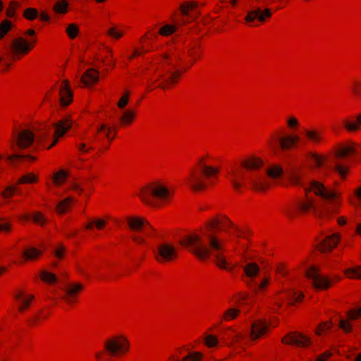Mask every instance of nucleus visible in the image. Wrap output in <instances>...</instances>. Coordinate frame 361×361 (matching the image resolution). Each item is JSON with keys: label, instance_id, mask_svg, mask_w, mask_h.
Returning <instances> with one entry per match:
<instances>
[{"label": "nucleus", "instance_id": "f257e3e1", "mask_svg": "<svg viewBox=\"0 0 361 361\" xmlns=\"http://www.w3.org/2000/svg\"><path fill=\"white\" fill-rule=\"evenodd\" d=\"M305 192L306 198L297 205V211L301 215L312 212L314 218L327 220L338 214L343 204V193L338 190L326 188L319 180L310 181Z\"/></svg>", "mask_w": 361, "mask_h": 361}, {"label": "nucleus", "instance_id": "f03ea898", "mask_svg": "<svg viewBox=\"0 0 361 361\" xmlns=\"http://www.w3.org/2000/svg\"><path fill=\"white\" fill-rule=\"evenodd\" d=\"M222 171L219 157L213 153L200 155L185 178L188 189L194 193H202L208 189L207 181L218 180Z\"/></svg>", "mask_w": 361, "mask_h": 361}, {"label": "nucleus", "instance_id": "7ed1b4c3", "mask_svg": "<svg viewBox=\"0 0 361 361\" xmlns=\"http://www.w3.org/2000/svg\"><path fill=\"white\" fill-rule=\"evenodd\" d=\"M235 235L224 232L203 233L207 241V244H205L202 236L197 233H191L184 236L180 240V244L188 248L197 259L206 260L212 253L224 252L228 237Z\"/></svg>", "mask_w": 361, "mask_h": 361}, {"label": "nucleus", "instance_id": "20e7f679", "mask_svg": "<svg viewBox=\"0 0 361 361\" xmlns=\"http://www.w3.org/2000/svg\"><path fill=\"white\" fill-rule=\"evenodd\" d=\"M137 197L145 205L161 208L169 205L174 197L173 186L164 179H154L141 186Z\"/></svg>", "mask_w": 361, "mask_h": 361}, {"label": "nucleus", "instance_id": "39448f33", "mask_svg": "<svg viewBox=\"0 0 361 361\" xmlns=\"http://www.w3.org/2000/svg\"><path fill=\"white\" fill-rule=\"evenodd\" d=\"M103 348L111 356L121 357L130 352V343L123 334H116L108 337L104 341Z\"/></svg>", "mask_w": 361, "mask_h": 361}, {"label": "nucleus", "instance_id": "423d86ee", "mask_svg": "<svg viewBox=\"0 0 361 361\" xmlns=\"http://www.w3.org/2000/svg\"><path fill=\"white\" fill-rule=\"evenodd\" d=\"M37 38L27 39L23 36L13 38L9 46L11 56L13 61H20L28 55L36 47Z\"/></svg>", "mask_w": 361, "mask_h": 361}, {"label": "nucleus", "instance_id": "0eeeda50", "mask_svg": "<svg viewBox=\"0 0 361 361\" xmlns=\"http://www.w3.org/2000/svg\"><path fill=\"white\" fill-rule=\"evenodd\" d=\"M237 230V227L226 216L219 214L205 222L203 233L224 232L236 234Z\"/></svg>", "mask_w": 361, "mask_h": 361}, {"label": "nucleus", "instance_id": "6e6552de", "mask_svg": "<svg viewBox=\"0 0 361 361\" xmlns=\"http://www.w3.org/2000/svg\"><path fill=\"white\" fill-rule=\"evenodd\" d=\"M180 76L181 74L179 71L171 73L165 76L157 74V75H155L151 79L152 82L148 84L147 90L148 91H152L157 87H161L163 90H170L178 84Z\"/></svg>", "mask_w": 361, "mask_h": 361}, {"label": "nucleus", "instance_id": "1a4fd4ad", "mask_svg": "<svg viewBox=\"0 0 361 361\" xmlns=\"http://www.w3.org/2000/svg\"><path fill=\"white\" fill-rule=\"evenodd\" d=\"M154 259L159 264H165L176 261L178 255L174 245L164 243L157 245L154 252Z\"/></svg>", "mask_w": 361, "mask_h": 361}, {"label": "nucleus", "instance_id": "9d476101", "mask_svg": "<svg viewBox=\"0 0 361 361\" xmlns=\"http://www.w3.org/2000/svg\"><path fill=\"white\" fill-rule=\"evenodd\" d=\"M84 290L82 283H69L63 288L61 296L62 301L69 307H73L78 303L80 293Z\"/></svg>", "mask_w": 361, "mask_h": 361}, {"label": "nucleus", "instance_id": "9b49d317", "mask_svg": "<svg viewBox=\"0 0 361 361\" xmlns=\"http://www.w3.org/2000/svg\"><path fill=\"white\" fill-rule=\"evenodd\" d=\"M270 324L264 319L254 321L250 327L249 338L252 343L265 339L270 333Z\"/></svg>", "mask_w": 361, "mask_h": 361}, {"label": "nucleus", "instance_id": "f8f14e48", "mask_svg": "<svg viewBox=\"0 0 361 361\" xmlns=\"http://www.w3.org/2000/svg\"><path fill=\"white\" fill-rule=\"evenodd\" d=\"M305 275L312 280V285L314 288L319 290H326L330 288L328 276L322 275L318 267L311 266L307 269Z\"/></svg>", "mask_w": 361, "mask_h": 361}, {"label": "nucleus", "instance_id": "ddd939ff", "mask_svg": "<svg viewBox=\"0 0 361 361\" xmlns=\"http://www.w3.org/2000/svg\"><path fill=\"white\" fill-rule=\"evenodd\" d=\"M35 140L34 133L29 129L20 130L16 136L11 149L14 150L15 147L20 149H25L31 147Z\"/></svg>", "mask_w": 361, "mask_h": 361}, {"label": "nucleus", "instance_id": "4468645a", "mask_svg": "<svg viewBox=\"0 0 361 361\" xmlns=\"http://www.w3.org/2000/svg\"><path fill=\"white\" fill-rule=\"evenodd\" d=\"M73 121L70 117H65L57 122L53 123L54 132L53 134V142L49 148H51L56 145L59 139L64 136V135L71 128Z\"/></svg>", "mask_w": 361, "mask_h": 361}, {"label": "nucleus", "instance_id": "2eb2a0df", "mask_svg": "<svg viewBox=\"0 0 361 361\" xmlns=\"http://www.w3.org/2000/svg\"><path fill=\"white\" fill-rule=\"evenodd\" d=\"M281 342L286 345L306 348L312 344L311 338L298 332H292L283 336Z\"/></svg>", "mask_w": 361, "mask_h": 361}, {"label": "nucleus", "instance_id": "dca6fc26", "mask_svg": "<svg viewBox=\"0 0 361 361\" xmlns=\"http://www.w3.org/2000/svg\"><path fill=\"white\" fill-rule=\"evenodd\" d=\"M59 86V104L61 106L70 105L73 99V92L71 90L70 82L68 80H63L56 84Z\"/></svg>", "mask_w": 361, "mask_h": 361}, {"label": "nucleus", "instance_id": "f3484780", "mask_svg": "<svg viewBox=\"0 0 361 361\" xmlns=\"http://www.w3.org/2000/svg\"><path fill=\"white\" fill-rule=\"evenodd\" d=\"M14 298L17 302V310L20 314H24L27 312L35 300L34 295L23 291L17 292Z\"/></svg>", "mask_w": 361, "mask_h": 361}, {"label": "nucleus", "instance_id": "a211bd4d", "mask_svg": "<svg viewBox=\"0 0 361 361\" xmlns=\"http://www.w3.org/2000/svg\"><path fill=\"white\" fill-rule=\"evenodd\" d=\"M240 166L249 171H258L264 167V161L261 157L250 155L240 160Z\"/></svg>", "mask_w": 361, "mask_h": 361}, {"label": "nucleus", "instance_id": "6ab92c4d", "mask_svg": "<svg viewBox=\"0 0 361 361\" xmlns=\"http://www.w3.org/2000/svg\"><path fill=\"white\" fill-rule=\"evenodd\" d=\"M327 160L325 155L316 152H308L305 155V161L310 169L322 168Z\"/></svg>", "mask_w": 361, "mask_h": 361}, {"label": "nucleus", "instance_id": "aec40b11", "mask_svg": "<svg viewBox=\"0 0 361 361\" xmlns=\"http://www.w3.org/2000/svg\"><path fill=\"white\" fill-rule=\"evenodd\" d=\"M341 240V234L334 233L326 237L317 246L319 251L326 253L331 252L336 248Z\"/></svg>", "mask_w": 361, "mask_h": 361}, {"label": "nucleus", "instance_id": "412c9836", "mask_svg": "<svg viewBox=\"0 0 361 361\" xmlns=\"http://www.w3.org/2000/svg\"><path fill=\"white\" fill-rule=\"evenodd\" d=\"M128 228L135 232H140L147 227H150V224L146 219L138 216H129L126 219Z\"/></svg>", "mask_w": 361, "mask_h": 361}, {"label": "nucleus", "instance_id": "4be33fe9", "mask_svg": "<svg viewBox=\"0 0 361 361\" xmlns=\"http://www.w3.org/2000/svg\"><path fill=\"white\" fill-rule=\"evenodd\" d=\"M111 220L109 216L96 217L88 220L84 225L85 230L99 231H104Z\"/></svg>", "mask_w": 361, "mask_h": 361}, {"label": "nucleus", "instance_id": "5701e85b", "mask_svg": "<svg viewBox=\"0 0 361 361\" xmlns=\"http://www.w3.org/2000/svg\"><path fill=\"white\" fill-rule=\"evenodd\" d=\"M342 126L349 133H355L361 130V114L355 117H348L343 120Z\"/></svg>", "mask_w": 361, "mask_h": 361}, {"label": "nucleus", "instance_id": "b1692460", "mask_svg": "<svg viewBox=\"0 0 361 361\" xmlns=\"http://www.w3.org/2000/svg\"><path fill=\"white\" fill-rule=\"evenodd\" d=\"M300 142V137L295 134H288L282 136L279 140L281 150L286 151L295 148Z\"/></svg>", "mask_w": 361, "mask_h": 361}, {"label": "nucleus", "instance_id": "393cba45", "mask_svg": "<svg viewBox=\"0 0 361 361\" xmlns=\"http://www.w3.org/2000/svg\"><path fill=\"white\" fill-rule=\"evenodd\" d=\"M356 152L355 143L350 142L348 144L338 146L334 149V156L338 159H345L348 157L355 154Z\"/></svg>", "mask_w": 361, "mask_h": 361}, {"label": "nucleus", "instance_id": "a878e982", "mask_svg": "<svg viewBox=\"0 0 361 361\" xmlns=\"http://www.w3.org/2000/svg\"><path fill=\"white\" fill-rule=\"evenodd\" d=\"M99 73L94 68L87 69L81 77V82L86 87L94 86L99 82Z\"/></svg>", "mask_w": 361, "mask_h": 361}, {"label": "nucleus", "instance_id": "bb28decb", "mask_svg": "<svg viewBox=\"0 0 361 361\" xmlns=\"http://www.w3.org/2000/svg\"><path fill=\"white\" fill-rule=\"evenodd\" d=\"M95 135L100 137L101 138H106L109 142H111L116 136V130L114 128L102 123L97 127Z\"/></svg>", "mask_w": 361, "mask_h": 361}, {"label": "nucleus", "instance_id": "cd10ccee", "mask_svg": "<svg viewBox=\"0 0 361 361\" xmlns=\"http://www.w3.org/2000/svg\"><path fill=\"white\" fill-rule=\"evenodd\" d=\"M265 174L270 179L279 180L283 177L284 170L281 164H271L265 169Z\"/></svg>", "mask_w": 361, "mask_h": 361}, {"label": "nucleus", "instance_id": "c85d7f7f", "mask_svg": "<svg viewBox=\"0 0 361 361\" xmlns=\"http://www.w3.org/2000/svg\"><path fill=\"white\" fill-rule=\"evenodd\" d=\"M74 202L75 200L73 197H66L56 205L55 212L59 215H63L71 210Z\"/></svg>", "mask_w": 361, "mask_h": 361}, {"label": "nucleus", "instance_id": "c756f323", "mask_svg": "<svg viewBox=\"0 0 361 361\" xmlns=\"http://www.w3.org/2000/svg\"><path fill=\"white\" fill-rule=\"evenodd\" d=\"M136 118V111L133 109H126L123 112L119 118V125L121 127H128L131 126Z\"/></svg>", "mask_w": 361, "mask_h": 361}, {"label": "nucleus", "instance_id": "7c9ffc66", "mask_svg": "<svg viewBox=\"0 0 361 361\" xmlns=\"http://www.w3.org/2000/svg\"><path fill=\"white\" fill-rule=\"evenodd\" d=\"M158 33L155 28H150L140 38L139 42L143 46H152V42L158 39Z\"/></svg>", "mask_w": 361, "mask_h": 361}, {"label": "nucleus", "instance_id": "2f4dec72", "mask_svg": "<svg viewBox=\"0 0 361 361\" xmlns=\"http://www.w3.org/2000/svg\"><path fill=\"white\" fill-rule=\"evenodd\" d=\"M39 181V175L35 172H27L22 175L16 182L17 185L37 184Z\"/></svg>", "mask_w": 361, "mask_h": 361}, {"label": "nucleus", "instance_id": "473e14b6", "mask_svg": "<svg viewBox=\"0 0 361 361\" xmlns=\"http://www.w3.org/2000/svg\"><path fill=\"white\" fill-rule=\"evenodd\" d=\"M214 263L220 269L228 271H231L234 268V266L227 261L224 252H217L216 254Z\"/></svg>", "mask_w": 361, "mask_h": 361}, {"label": "nucleus", "instance_id": "72a5a7b5", "mask_svg": "<svg viewBox=\"0 0 361 361\" xmlns=\"http://www.w3.org/2000/svg\"><path fill=\"white\" fill-rule=\"evenodd\" d=\"M305 135L306 139L314 145H319L324 141L322 133L316 129L306 130Z\"/></svg>", "mask_w": 361, "mask_h": 361}, {"label": "nucleus", "instance_id": "f704fd0d", "mask_svg": "<svg viewBox=\"0 0 361 361\" xmlns=\"http://www.w3.org/2000/svg\"><path fill=\"white\" fill-rule=\"evenodd\" d=\"M42 255L41 250L35 247H29L23 252L22 257L25 262H34L39 259Z\"/></svg>", "mask_w": 361, "mask_h": 361}, {"label": "nucleus", "instance_id": "c9c22d12", "mask_svg": "<svg viewBox=\"0 0 361 361\" xmlns=\"http://www.w3.org/2000/svg\"><path fill=\"white\" fill-rule=\"evenodd\" d=\"M68 177V172L66 170L61 169L53 173L51 180L52 181V184L59 188L62 186L66 181L67 180Z\"/></svg>", "mask_w": 361, "mask_h": 361}, {"label": "nucleus", "instance_id": "e433bc0d", "mask_svg": "<svg viewBox=\"0 0 361 361\" xmlns=\"http://www.w3.org/2000/svg\"><path fill=\"white\" fill-rule=\"evenodd\" d=\"M99 60L107 67L113 68L116 66V60L114 59L113 51L109 47L104 49L103 56H101V59Z\"/></svg>", "mask_w": 361, "mask_h": 361}, {"label": "nucleus", "instance_id": "4c0bfd02", "mask_svg": "<svg viewBox=\"0 0 361 361\" xmlns=\"http://www.w3.org/2000/svg\"><path fill=\"white\" fill-rule=\"evenodd\" d=\"M333 327L331 320L320 322L314 329V334L317 336H326Z\"/></svg>", "mask_w": 361, "mask_h": 361}, {"label": "nucleus", "instance_id": "58836bf2", "mask_svg": "<svg viewBox=\"0 0 361 361\" xmlns=\"http://www.w3.org/2000/svg\"><path fill=\"white\" fill-rule=\"evenodd\" d=\"M198 6V3L195 1H186L183 2L180 6L179 10L180 13L184 16H188L191 12L194 11Z\"/></svg>", "mask_w": 361, "mask_h": 361}, {"label": "nucleus", "instance_id": "ea45409f", "mask_svg": "<svg viewBox=\"0 0 361 361\" xmlns=\"http://www.w3.org/2000/svg\"><path fill=\"white\" fill-rule=\"evenodd\" d=\"M76 148L80 154H90L94 151L92 142L86 140L77 143Z\"/></svg>", "mask_w": 361, "mask_h": 361}, {"label": "nucleus", "instance_id": "a19ab883", "mask_svg": "<svg viewBox=\"0 0 361 361\" xmlns=\"http://www.w3.org/2000/svg\"><path fill=\"white\" fill-rule=\"evenodd\" d=\"M259 267L255 262H250L243 267V271L245 274L249 278H254L259 273Z\"/></svg>", "mask_w": 361, "mask_h": 361}, {"label": "nucleus", "instance_id": "79ce46f5", "mask_svg": "<svg viewBox=\"0 0 361 361\" xmlns=\"http://www.w3.org/2000/svg\"><path fill=\"white\" fill-rule=\"evenodd\" d=\"M68 1L64 0H56L52 10L56 14L65 15L68 12Z\"/></svg>", "mask_w": 361, "mask_h": 361}, {"label": "nucleus", "instance_id": "37998d69", "mask_svg": "<svg viewBox=\"0 0 361 361\" xmlns=\"http://www.w3.org/2000/svg\"><path fill=\"white\" fill-rule=\"evenodd\" d=\"M178 30V25L176 24H165L157 31L158 35L169 37Z\"/></svg>", "mask_w": 361, "mask_h": 361}, {"label": "nucleus", "instance_id": "c03bdc74", "mask_svg": "<svg viewBox=\"0 0 361 361\" xmlns=\"http://www.w3.org/2000/svg\"><path fill=\"white\" fill-rule=\"evenodd\" d=\"M39 276L41 281L49 285H54L57 283L58 279L56 276L46 270H42L39 273Z\"/></svg>", "mask_w": 361, "mask_h": 361}, {"label": "nucleus", "instance_id": "a18cd8bd", "mask_svg": "<svg viewBox=\"0 0 361 361\" xmlns=\"http://www.w3.org/2000/svg\"><path fill=\"white\" fill-rule=\"evenodd\" d=\"M240 310L238 308H229L226 310L222 314L221 320L229 322L239 317Z\"/></svg>", "mask_w": 361, "mask_h": 361}, {"label": "nucleus", "instance_id": "49530a36", "mask_svg": "<svg viewBox=\"0 0 361 361\" xmlns=\"http://www.w3.org/2000/svg\"><path fill=\"white\" fill-rule=\"evenodd\" d=\"M334 171L337 173L341 180H345L347 179L350 173V166L343 164H336L334 166Z\"/></svg>", "mask_w": 361, "mask_h": 361}, {"label": "nucleus", "instance_id": "de8ad7c7", "mask_svg": "<svg viewBox=\"0 0 361 361\" xmlns=\"http://www.w3.org/2000/svg\"><path fill=\"white\" fill-rule=\"evenodd\" d=\"M344 276L350 279H361V267L348 268L343 271Z\"/></svg>", "mask_w": 361, "mask_h": 361}, {"label": "nucleus", "instance_id": "09e8293b", "mask_svg": "<svg viewBox=\"0 0 361 361\" xmlns=\"http://www.w3.org/2000/svg\"><path fill=\"white\" fill-rule=\"evenodd\" d=\"M152 51H153L152 46H143L141 44L140 47L134 49L133 54L128 58L130 60H133Z\"/></svg>", "mask_w": 361, "mask_h": 361}, {"label": "nucleus", "instance_id": "8fccbe9b", "mask_svg": "<svg viewBox=\"0 0 361 361\" xmlns=\"http://www.w3.org/2000/svg\"><path fill=\"white\" fill-rule=\"evenodd\" d=\"M13 23L11 20L4 19L0 23V40L2 39L11 30Z\"/></svg>", "mask_w": 361, "mask_h": 361}, {"label": "nucleus", "instance_id": "3c124183", "mask_svg": "<svg viewBox=\"0 0 361 361\" xmlns=\"http://www.w3.org/2000/svg\"><path fill=\"white\" fill-rule=\"evenodd\" d=\"M80 29L76 23H71L66 28V33L69 39H75L79 35Z\"/></svg>", "mask_w": 361, "mask_h": 361}, {"label": "nucleus", "instance_id": "603ef678", "mask_svg": "<svg viewBox=\"0 0 361 361\" xmlns=\"http://www.w3.org/2000/svg\"><path fill=\"white\" fill-rule=\"evenodd\" d=\"M20 7V4L16 1H11L6 11V15L8 18H13L16 17V11Z\"/></svg>", "mask_w": 361, "mask_h": 361}, {"label": "nucleus", "instance_id": "864d4df0", "mask_svg": "<svg viewBox=\"0 0 361 361\" xmlns=\"http://www.w3.org/2000/svg\"><path fill=\"white\" fill-rule=\"evenodd\" d=\"M204 357L202 353L199 351H193L188 353L183 357L181 361H202Z\"/></svg>", "mask_w": 361, "mask_h": 361}, {"label": "nucleus", "instance_id": "5fc2aeb1", "mask_svg": "<svg viewBox=\"0 0 361 361\" xmlns=\"http://www.w3.org/2000/svg\"><path fill=\"white\" fill-rule=\"evenodd\" d=\"M338 327L342 329L345 334H350L353 331V324L351 321L348 319H342L340 320Z\"/></svg>", "mask_w": 361, "mask_h": 361}, {"label": "nucleus", "instance_id": "6e6d98bb", "mask_svg": "<svg viewBox=\"0 0 361 361\" xmlns=\"http://www.w3.org/2000/svg\"><path fill=\"white\" fill-rule=\"evenodd\" d=\"M288 183L292 186H300L302 185V176L300 173L292 172L288 177Z\"/></svg>", "mask_w": 361, "mask_h": 361}, {"label": "nucleus", "instance_id": "4d7b16f0", "mask_svg": "<svg viewBox=\"0 0 361 361\" xmlns=\"http://www.w3.org/2000/svg\"><path fill=\"white\" fill-rule=\"evenodd\" d=\"M252 189L256 192H263L269 189V185L265 181H255L252 185Z\"/></svg>", "mask_w": 361, "mask_h": 361}, {"label": "nucleus", "instance_id": "13d9d810", "mask_svg": "<svg viewBox=\"0 0 361 361\" xmlns=\"http://www.w3.org/2000/svg\"><path fill=\"white\" fill-rule=\"evenodd\" d=\"M23 16L27 20H34L38 16V11L35 8H27L23 11Z\"/></svg>", "mask_w": 361, "mask_h": 361}, {"label": "nucleus", "instance_id": "bf43d9fd", "mask_svg": "<svg viewBox=\"0 0 361 361\" xmlns=\"http://www.w3.org/2000/svg\"><path fill=\"white\" fill-rule=\"evenodd\" d=\"M106 35L115 39H119L123 36V32L117 27L113 26L106 30Z\"/></svg>", "mask_w": 361, "mask_h": 361}, {"label": "nucleus", "instance_id": "052dcab7", "mask_svg": "<svg viewBox=\"0 0 361 361\" xmlns=\"http://www.w3.org/2000/svg\"><path fill=\"white\" fill-rule=\"evenodd\" d=\"M13 231V224L11 221L0 219V233L10 234Z\"/></svg>", "mask_w": 361, "mask_h": 361}, {"label": "nucleus", "instance_id": "680f3d73", "mask_svg": "<svg viewBox=\"0 0 361 361\" xmlns=\"http://www.w3.org/2000/svg\"><path fill=\"white\" fill-rule=\"evenodd\" d=\"M346 318L350 321H354L361 318V307L348 310L346 312Z\"/></svg>", "mask_w": 361, "mask_h": 361}, {"label": "nucleus", "instance_id": "e2e57ef3", "mask_svg": "<svg viewBox=\"0 0 361 361\" xmlns=\"http://www.w3.org/2000/svg\"><path fill=\"white\" fill-rule=\"evenodd\" d=\"M271 283L270 277H264L257 286L255 292L257 293H264L269 288Z\"/></svg>", "mask_w": 361, "mask_h": 361}, {"label": "nucleus", "instance_id": "0e129e2a", "mask_svg": "<svg viewBox=\"0 0 361 361\" xmlns=\"http://www.w3.org/2000/svg\"><path fill=\"white\" fill-rule=\"evenodd\" d=\"M289 269L286 263H279L276 267V273L281 277H284L288 274Z\"/></svg>", "mask_w": 361, "mask_h": 361}, {"label": "nucleus", "instance_id": "69168bd1", "mask_svg": "<svg viewBox=\"0 0 361 361\" xmlns=\"http://www.w3.org/2000/svg\"><path fill=\"white\" fill-rule=\"evenodd\" d=\"M287 128L292 130H297L300 126L298 118L295 116H290L286 120Z\"/></svg>", "mask_w": 361, "mask_h": 361}, {"label": "nucleus", "instance_id": "338daca9", "mask_svg": "<svg viewBox=\"0 0 361 361\" xmlns=\"http://www.w3.org/2000/svg\"><path fill=\"white\" fill-rule=\"evenodd\" d=\"M33 222L41 226H44L47 223L44 215L40 212H36L32 215Z\"/></svg>", "mask_w": 361, "mask_h": 361}, {"label": "nucleus", "instance_id": "774afa93", "mask_svg": "<svg viewBox=\"0 0 361 361\" xmlns=\"http://www.w3.org/2000/svg\"><path fill=\"white\" fill-rule=\"evenodd\" d=\"M352 94L355 97H361V80H355L351 87Z\"/></svg>", "mask_w": 361, "mask_h": 361}]
</instances>
